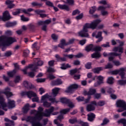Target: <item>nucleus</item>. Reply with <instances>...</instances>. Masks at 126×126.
Here are the masks:
<instances>
[{
    "label": "nucleus",
    "mask_w": 126,
    "mask_h": 126,
    "mask_svg": "<svg viewBox=\"0 0 126 126\" xmlns=\"http://www.w3.org/2000/svg\"><path fill=\"white\" fill-rule=\"evenodd\" d=\"M42 119L41 117L28 116L26 118V122H30L32 124V126H43L42 123L40 122Z\"/></svg>",
    "instance_id": "obj_1"
},
{
    "label": "nucleus",
    "mask_w": 126,
    "mask_h": 126,
    "mask_svg": "<svg viewBox=\"0 0 126 126\" xmlns=\"http://www.w3.org/2000/svg\"><path fill=\"white\" fill-rule=\"evenodd\" d=\"M17 41L16 39L14 37H8L5 35L0 36V43L11 46L13 43Z\"/></svg>",
    "instance_id": "obj_2"
},
{
    "label": "nucleus",
    "mask_w": 126,
    "mask_h": 126,
    "mask_svg": "<svg viewBox=\"0 0 126 126\" xmlns=\"http://www.w3.org/2000/svg\"><path fill=\"white\" fill-rule=\"evenodd\" d=\"M16 11L12 12V14L14 16H17L20 14L21 13H23L27 15H30L29 12H31L33 11V9L32 8H29L27 10L26 9L17 8L16 9Z\"/></svg>",
    "instance_id": "obj_3"
},
{
    "label": "nucleus",
    "mask_w": 126,
    "mask_h": 126,
    "mask_svg": "<svg viewBox=\"0 0 126 126\" xmlns=\"http://www.w3.org/2000/svg\"><path fill=\"white\" fill-rule=\"evenodd\" d=\"M125 69L124 68H121L118 70L111 71V74L112 75L119 74L120 76L121 77V79H125Z\"/></svg>",
    "instance_id": "obj_4"
},
{
    "label": "nucleus",
    "mask_w": 126,
    "mask_h": 126,
    "mask_svg": "<svg viewBox=\"0 0 126 126\" xmlns=\"http://www.w3.org/2000/svg\"><path fill=\"white\" fill-rule=\"evenodd\" d=\"M60 101L63 104H66L70 108L72 109L75 107V105L73 104V102H71V100L66 97H61L60 98Z\"/></svg>",
    "instance_id": "obj_5"
},
{
    "label": "nucleus",
    "mask_w": 126,
    "mask_h": 126,
    "mask_svg": "<svg viewBox=\"0 0 126 126\" xmlns=\"http://www.w3.org/2000/svg\"><path fill=\"white\" fill-rule=\"evenodd\" d=\"M101 22V20L99 19H96L95 20H94L90 24L89 23H86L85 25H87V27H89L92 30H95L97 27V25Z\"/></svg>",
    "instance_id": "obj_6"
},
{
    "label": "nucleus",
    "mask_w": 126,
    "mask_h": 126,
    "mask_svg": "<svg viewBox=\"0 0 126 126\" xmlns=\"http://www.w3.org/2000/svg\"><path fill=\"white\" fill-rule=\"evenodd\" d=\"M88 29H90V28L87 26V25H85L83 26V31L79 32V35L81 37H88L89 36V34L88 33Z\"/></svg>",
    "instance_id": "obj_7"
},
{
    "label": "nucleus",
    "mask_w": 126,
    "mask_h": 126,
    "mask_svg": "<svg viewBox=\"0 0 126 126\" xmlns=\"http://www.w3.org/2000/svg\"><path fill=\"white\" fill-rule=\"evenodd\" d=\"M55 108L52 107L48 109H46L45 113H41V119H42L43 117H49L51 116L52 113L54 112Z\"/></svg>",
    "instance_id": "obj_8"
},
{
    "label": "nucleus",
    "mask_w": 126,
    "mask_h": 126,
    "mask_svg": "<svg viewBox=\"0 0 126 126\" xmlns=\"http://www.w3.org/2000/svg\"><path fill=\"white\" fill-rule=\"evenodd\" d=\"M116 106L118 108H121L124 110H126V102L124 100H118L116 102Z\"/></svg>",
    "instance_id": "obj_9"
},
{
    "label": "nucleus",
    "mask_w": 126,
    "mask_h": 126,
    "mask_svg": "<svg viewBox=\"0 0 126 126\" xmlns=\"http://www.w3.org/2000/svg\"><path fill=\"white\" fill-rule=\"evenodd\" d=\"M5 100L4 99L3 96L0 94V106L2 107V108L4 111H7V109H4L7 107V103L4 102Z\"/></svg>",
    "instance_id": "obj_10"
},
{
    "label": "nucleus",
    "mask_w": 126,
    "mask_h": 126,
    "mask_svg": "<svg viewBox=\"0 0 126 126\" xmlns=\"http://www.w3.org/2000/svg\"><path fill=\"white\" fill-rule=\"evenodd\" d=\"M63 56L66 58H68L69 59H73L74 57H75L77 59H80L81 58H82L84 56V55L82 53H79V54H77V55H73V54H63Z\"/></svg>",
    "instance_id": "obj_11"
},
{
    "label": "nucleus",
    "mask_w": 126,
    "mask_h": 126,
    "mask_svg": "<svg viewBox=\"0 0 126 126\" xmlns=\"http://www.w3.org/2000/svg\"><path fill=\"white\" fill-rule=\"evenodd\" d=\"M11 19V15H10V14L9 13V11H5L4 13H3V16L1 18L2 21H8L10 20V19Z\"/></svg>",
    "instance_id": "obj_12"
},
{
    "label": "nucleus",
    "mask_w": 126,
    "mask_h": 126,
    "mask_svg": "<svg viewBox=\"0 0 126 126\" xmlns=\"http://www.w3.org/2000/svg\"><path fill=\"white\" fill-rule=\"evenodd\" d=\"M34 12H35V13L37 15H39V16L41 18H44L47 16V15L46 14H42L46 12L45 10H39V9L35 10L34 11Z\"/></svg>",
    "instance_id": "obj_13"
},
{
    "label": "nucleus",
    "mask_w": 126,
    "mask_h": 126,
    "mask_svg": "<svg viewBox=\"0 0 126 126\" xmlns=\"http://www.w3.org/2000/svg\"><path fill=\"white\" fill-rule=\"evenodd\" d=\"M97 79L98 80L97 82L94 83V87H97L98 86H100L101 84L104 83L103 82V80L104 79V77L101 75L97 76Z\"/></svg>",
    "instance_id": "obj_14"
},
{
    "label": "nucleus",
    "mask_w": 126,
    "mask_h": 126,
    "mask_svg": "<svg viewBox=\"0 0 126 126\" xmlns=\"http://www.w3.org/2000/svg\"><path fill=\"white\" fill-rule=\"evenodd\" d=\"M14 2V0H6V1H5V4L7 5V7L8 8H9L10 9H11L15 6V4H13Z\"/></svg>",
    "instance_id": "obj_15"
},
{
    "label": "nucleus",
    "mask_w": 126,
    "mask_h": 126,
    "mask_svg": "<svg viewBox=\"0 0 126 126\" xmlns=\"http://www.w3.org/2000/svg\"><path fill=\"white\" fill-rule=\"evenodd\" d=\"M24 87L28 90H32L34 88V86L31 83H29L27 81H25L24 82Z\"/></svg>",
    "instance_id": "obj_16"
},
{
    "label": "nucleus",
    "mask_w": 126,
    "mask_h": 126,
    "mask_svg": "<svg viewBox=\"0 0 126 126\" xmlns=\"http://www.w3.org/2000/svg\"><path fill=\"white\" fill-rule=\"evenodd\" d=\"M58 7H59L60 9L65 10L67 12L70 11L69 7L66 4H58Z\"/></svg>",
    "instance_id": "obj_17"
},
{
    "label": "nucleus",
    "mask_w": 126,
    "mask_h": 126,
    "mask_svg": "<svg viewBox=\"0 0 126 126\" xmlns=\"http://www.w3.org/2000/svg\"><path fill=\"white\" fill-rule=\"evenodd\" d=\"M68 44L67 42H66L65 39H62V40H61V43H59V45H58V47L59 48H61V49H64V46H68Z\"/></svg>",
    "instance_id": "obj_18"
},
{
    "label": "nucleus",
    "mask_w": 126,
    "mask_h": 126,
    "mask_svg": "<svg viewBox=\"0 0 126 126\" xmlns=\"http://www.w3.org/2000/svg\"><path fill=\"white\" fill-rule=\"evenodd\" d=\"M69 123H70L71 125H74L75 123H77L78 124H81L82 121L81 120V119L78 120L77 118H73L72 119H69Z\"/></svg>",
    "instance_id": "obj_19"
},
{
    "label": "nucleus",
    "mask_w": 126,
    "mask_h": 126,
    "mask_svg": "<svg viewBox=\"0 0 126 126\" xmlns=\"http://www.w3.org/2000/svg\"><path fill=\"white\" fill-rule=\"evenodd\" d=\"M87 117H88L87 120L89 121L92 122L95 119V115L93 113H90V114H87Z\"/></svg>",
    "instance_id": "obj_20"
},
{
    "label": "nucleus",
    "mask_w": 126,
    "mask_h": 126,
    "mask_svg": "<svg viewBox=\"0 0 126 126\" xmlns=\"http://www.w3.org/2000/svg\"><path fill=\"white\" fill-rule=\"evenodd\" d=\"M17 25V22L14 21L12 22H7L5 24V27L7 28H11L13 27H15Z\"/></svg>",
    "instance_id": "obj_21"
},
{
    "label": "nucleus",
    "mask_w": 126,
    "mask_h": 126,
    "mask_svg": "<svg viewBox=\"0 0 126 126\" xmlns=\"http://www.w3.org/2000/svg\"><path fill=\"white\" fill-rule=\"evenodd\" d=\"M96 93L95 89H90V91L88 92L85 91L84 92L85 95H94Z\"/></svg>",
    "instance_id": "obj_22"
},
{
    "label": "nucleus",
    "mask_w": 126,
    "mask_h": 126,
    "mask_svg": "<svg viewBox=\"0 0 126 126\" xmlns=\"http://www.w3.org/2000/svg\"><path fill=\"white\" fill-rule=\"evenodd\" d=\"M9 91L10 89L9 88H6V89H5V91L3 92V94L6 95L7 98H9L13 95L12 93L10 92Z\"/></svg>",
    "instance_id": "obj_23"
},
{
    "label": "nucleus",
    "mask_w": 126,
    "mask_h": 126,
    "mask_svg": "<svg viewBox=\"0 0 126 126\" xmlns=\"http://www.w3.org/2000/svg\"><path fill=\"white\" fill-rule=\"evenodd\" d=\"M30 106L29 103H27L26 105H25L24 107L22 108L23 113L25 114H28V112L30 110Z\"/></svg>",
    "instance_id": "obj_24"
},
{
    "label": "nucleus",
    "mask_w": 126,
    "mask_h": 126,
    "mask_svg": "<svg viewBox=\"0 0 126 126\" xmlns=\"http://www.w3.org/2000/svg\"><path fill=\"white\" fill-rule=\"evenodd\" d=\"M63 84V81L61 79L58 78L55 81L52 82V84L53 86H59Z\"/></svg>",
    "instance_id": "obj_25"
},
{
    "label": "nucleus",
    "mask_w": 126,
    "mask_h": 126,
    "mask_svg": "<svg viewBox=\"0 0 126 126\" xmlns=\"http://www.w3.org/2000/svg\"><path fill=\"white\" fill-rule=\"evenodd\" d=\"M38 111H37V114H35V117H39L42 118V113H43V111H44V109L41 107L39 106L38 108Z\"/></svg>",
    "instance_id": "obj_26"
},
{
    "label": "nucleus",
    "mask_w": 126,
    "mask_h": 126,
    "mask_svg": "<svg viewBox=\"0 0 126 126\" xmlns=\"http://www.w3.org/2000/svg\"><path fill=\"white\" fill-rule=\"evenodd\" d=\"M28 30L31 32H34L35 31V26L34 24H31L28 26Z\"/></svg>",
    "instance_id": "obj_27"
},
{
    "label": "nucleus",
    "mask_w": 126,
    "mask_h": 126,
    "mask_svg": "<svg viewBox=\"0 0 126 126\" xmlns=\"http://www.w3.org/2000/svg\"><path fill=\"white\" fill-rule=\"evenodd\" d=\"M94 48V44H90L88 45H87L86 47H85V51L87 52H90L91 51L93 50V49Z\"/></svg>",
    "instance_id": "obj_28"
},
{
    "label": "nucleus",
    "mask_w": 126,
    "mask_h": 126,
    "mask_svg": "<svg viewBox=\"0 0 126 126\" xmlns=\"http://www.w3.org/2000/svg\"><path fill=\"white\" fill-rule=\"evenodd\" d=\"M44 64V62L40 60V59H37L35 61V63H34V65L37 66H41Z\"/></svg>",
    "instance_id": "obj_29"
},
{
    "label": "nucleus",
    "mask_w": 126,
    "mask_h": 126,
    "mask_svg": "<svg viewBox=\"0 0 126 126\" xmlns=\"http://www.w3.org/2000/svg\"><path fill=\"white\" fill-rule=\"evenodd\" d=\"M27 96H28V98H31L32 97H36L37 96L36 94L34 93L33 91H28V94H27Z\"/></svg>",
    "instance_id": "obj_30"
},
{
    "label": "nucleus",
    "mask_w": 126,
    "mask_h": 126,
    "mask_svg": "<svg viewBox=\"0 0 126 126\" xmlns=\"http://www.w3.org/2000/svg\"><path fill=\"white\" fill-rule=\"evenodd\" d=\"M71 67V65H70L68 63L65 64V63H63L61 64V66L60 68L62 70H66L67 69V68H70Z\"/></svg>",
    "instance_id": "obj_31"
},
{
    "label": "nucleus",
    "mask_w": 126,
    "mask_h": 126,
    "mask_svg": "<svg viewBox=\"0 0 126 126\" xmlns=\"http://www.w3.org/2000/svg\"><path fill=\"white\" fill-rule=\"evenodd\" d=\"M91 57L92 59H99L101 57V54L100 52H94L92 54Z\"/></svg>",
    "instance_id": "obj_32"
},
{
    "label": "nucleus",
    "mask_w": 126,
    "mask_h": 126,
    "mask_svg": "<svg viewBox=\"0 0 126 126\" xmlns=\"http://www.w3.org/2000/svg\"><path fill=\"white\" fill-rule=\"evenodd\" d=\"M103 70L102 67H97L92 69L93 72L94 73L99 74V72Z\"/></svg>",
    "instance_id": "obj_33"
},
{
    "label": "nucleus",
    "mask_w": 126,
    "mask_h": 126,
    "mask_svg": "<svg viewBox=\"0 0 126 126\" xmlns=\"http://www.w3.org/2000/svg\"><path fill=\"white\" fill-rule=\"evenodd\" d=\"M32 5L33 7H36L37 8H41L43 5V3H38L37 1H33V2L32 3Z\"/></svg>",
    "instance_id": "obj_34"
},
{
    "label": "nucleus",
    "mask_w": 126,
    "mask_h": 126,
    "mask_svg": "<svg viewBox=\"0 0 126 126\" xmlns=\"http://www.w3.org/2000/svg\"><path fill=\"white\" fill-rule=\"evenodd\" d=\"M55 58H56L58 62H66V58L65 57L62 58L58 54H56L55 55Z\"/></svg>",
    "instance_id": "obj_35"
},
{
    "label": "nucleus",
    "mask_w": 126,
    "mask_h": 126,
    "mask_svg": "<svg viewBox=\"0 0 126 126\" xmlns=\"http://www.w3.org/2000/svg\"><path fill=\"white\" fill-rule=\"evenodd\" d=\"M96 10H97V7L96 6L94 5L91 7L90 11H89V13H90V15H93L94 13L95 12Z\"/></svg>",
    "instance_id": "obj_36"
},
{
    "label": "nucleus",
    "mask_w": 126,
    "mask_h": 126,
    "mask_svg": "<svg viewBox=\"0 0 126 126\" xmlns=\"http://www.w3.org/2000/svg\"><path fill=\"white\" fill-rule=\"evenodd\" d=\"M8 106L9 108H13L15 107V103L14 100H8Z\"/></svg>",
    "instance_id": "obj_37"
},
{
    "label": "nucleus",
    "mask_w": 126,
    "mask_h": 126,
    "mask_svg": "<svg viewBox=\"0 0 126 126\" xmlns=\"http://www.w3.org/2000/svg\"><path fill=\"white\" fill-rule=\"evenodd\" d=\"M86 109L87 112H91L95 110V106L92 105V104H88Z\"/></svg>",
    "instance_id": "obj_38"
},
{
    "label": "nucleus",
    "mask_w": 126,
    "mask_h": 126,
    "mask_svg": "<svg viewBox=\"0 0 126 126\" xmlns=\"http://www.w3.org/2000/svg\"><path fill=\"white\" fill-rule=\"evenodd\" d=\"M10 45L5 44L4 43L0 42V49L2 50V51L4 52L5 51L7 47H9Z\"/></svg>",
    "instance_id": "obj_39"
},
{
    "label": "nucleus",
    "mask_w": 126,
    "mask_h": 126,
    "mask_svg": "<svg viewBox=\"0 0 126 126\" xmlns=\"http://www.w3.org/2000/svg\"><path fill=\"white\" fill-rule=\"evenodd\" d=\"M60 90V89L58 88H55L52 89V95H53L54 97H56L57 94H58Z\"/></svg>",
    "instance_id": "obj_40"
},
{
    "label": "nucleus",
    "mask_w": 126,
    "mask_h": 126,
    "mask_svg": "<svg viewBox=\"0 0 126 126\" xmlns=\"http://www.w3.org/2000/svg\"><path fill=\"white\" fill-rule=\"evenodd\" d=\"M102 32H97V34L96 35V32H93L92 33V36L94 37L97 39L98 38L103 37L102 36Z\"/></svg>",
    "instance_id": "obj_41"
},
{
    "label": "nucleus",
    "mask_w": 126,
    "mask_h": 126,
    "mask_svg": "<svg viewBox=\"0 0 126 126\" xmlns=\"http://www.w3.org/2000/svg\"><path fill=\"white\" fill-rule=\"evenodd\" d=\"M113 51L116 52H118L121 54H123V48L120 46H118L117 47H114V48L113 49Z\"/></svg>",
    "instance_id": "obj_42"
},
{
    "label": "nucleus",
    "mask_w": 126,
    "mask_h": 126,
    "mask_svg": "<svg viewBox=\"0 0 126 126\" xmlns=\"http://www.w3.org/2000/svg\"><path fill=\"white\" fill-rule=\"evenodd\" d=\"M17 72V71L15 70H13V71H11V72H8V76L9 77H13V76H14V75L16 74Z\"/></svg>",
    "instance_id": "obj_43"
},
{
    "label": "nucleus",
    "mask_w": 126,
    "mask_h": 126,
    "mask_svg": "<svg viewBox=\"0 0 126 126\" xmlns=\"http://www.w3.org/2000/svg\"><path fill=\"white\" fill-rule=\"evenodd\" d=\"M118 124H123V126H126V119H121L118 121L117 122Z\"/></svg>",
    "instance_id": "obj_44"
},
{
    "label": "nucleus",
    "mask_w": 126,
    "mask_h": 126,
    "mask_svg": "<svg viewBox=\"0 0 126 126\" xmlns=\"http://www.w3.org/2000/svg\"><path fill=\"white\" fill-rule=\"evenodd\" d=\"M122 80H120L119 81H118V84L120 86H126V80H123V79H122Z\"/></svg>",
    "instance_id": "obj_45"
},
{
    "label": "nucleus",
    "mask_w": 126,
    "mask_h": 126,
    "mask_svg": "<svg viewBox=\"0 0 126 126\" xmlns=\"http://www.w3.org/2000/svg\"><path fill=\"white\" fill-rule=\"evenodd\" d=\"M114 78L113 77H110L107 78V83L108 84L112 85L114 83Z\"/></svg>",
    "instance_id": "obj_46"
},
{
    "label": "nucleus",
    "mask_w": 126,
    "mask_h": 126,
    "mask_svg": "<svg viewBox=\"0 0 126 126\" xmlns=\"http://www.w3.org/2000/svg\"><path fill=\"white\" fill-rule=\"evenodd\" d=\"M22 80V79L21 78V76L19 75H17L15 76V79L14 80V82L15 83H19Z\"/></svg>",
    "instance_id": "obj_47"
},
{
    "label": "nucleus",
    "mask_w": 126,
    "mask_h": 126,
    "mask_svg": "<svg viewBox=\"0 0 126 126\" xmlns=\"http://www.w3.org/2000/svg\"><path fill=\"white\" fill-rule=\"evenodd\" d=\"M69 111L70 108H66L63 110H61V111H60V113H61V114L65 115L67 114V113L69 112Z\"/></svg>",
    "instance_id": "obj_48"
},
{
    "label": "nucleus",
    "mask_w": 126,
    "mask_h": 126,
    "mask_svg": "<svg viewBox=\"0 0 126 126\" xmlns=\"http://www.w3.org/2000/svg\"><path fill=\"white\" fill-rule=\"evenodd\" d=\"M102 50V47L100 46H96L95 47H94L93 51H94L95 52H99Z\"/></svg>",
    "instance_id": "obj_49"
},
{
    "label": "nucleus",
    "mask_w": 126,
    "mask_h": 126,
    "mask_svg": "<svg viewBox=\"0 0 126 126\" xmlns=\"http://www.w3.org/2000/svg\"><path fill=\"white\" fill-rule=\"evenodd\" d=\"M92 63L91 62H87V63L85 64V67L86 68V69H90L92 68Z\"/></svg>",
    "instance_id": "obj_50"
},
{
    "label": "nucleus",
    "mask_w": 126,
    "mask_h": 126,
    "mask_svg": "<svg viewBox=\"0 0 126 126\" xmlns=\"http://www.w3.org/2000/svg\"><path fill=\"white\" fill-rule=\"evenodd\" d=\"M30 51L28 49L25 50L24 51V58H28L29 57Z\"/></svg>",
    "instance_id": "obj_51"
},
{
    "label": "nucleus",
    "mask_w": 126,
    "mask_h": 126,
    "mask_svg": "<svg viewBox=\"0 0 126 126\" xmlns=\"http://www.w3.org/2000/svg\"><path fill=\"white\" fill-rule=\"evenodd\" d=\"M50 98V95H48V94H46L45 95H43L42 96H41V101H44L46 99H49Z\"/></svg>",
    "instance_id": "obj_52"
},
{
    "label": "nucleus",
    "mask_w": 126,
    "mask_h": 126,
    "mask_svg": "<svg viewBox=\"0 0 126 126\" xmlns=\"http://www.w3.org/2000/svg\"><path fill=\"white\" fill-rule=\"evenodd\" d=\"M121 56V54H118L117 53L115 52H110L109 53V56H112V57H119V56Z\"/></svg>",
    "instance_id": "obj_53"
},
{
    "label": "nucleus",
    "mask_w": 126,
    "mask_h": 126,
    "mask_svg": "<svg viewBox=\"0 0 126 126\" xmlns=\"http://www.w3.org/2000/svg\"><path fill=\"white\" fill-rule=\"evenodd\" d=\"M80 13H81L80 11H79V9H77L76 10H74V11H72V16H74L76 15H79L80 14Z\"/></svg>",
    "instance_id": "obj_54"
},
{
    "label": "nucleus",
    "mask_w": 126,
    "mask_h": 126,
    "mask_svg": "<svg viewBox=\"0 0 126 126\" xmlns=\"http://www.w3.org/2000/svg\"><path fill=\"white\" fill-rule=\"evenodd\" d=\"M51 105V104L47 101L43 102V106L44 107L49 108Z\"/></svg>",
    "instance_id": "obj_55"
},
{
    "label": "nucleus",
    "mask_w": 126,
    "mask_h": 126,
    "mask_svg": "<svg viewBox=\"0 0 126 126\" xmlns=\"http://www.w3.org/2000/svg\"><path fill=\"white\" fill-rule=\"evenodd\" d=\"M11 55H12V52L11 51H8L5 52L4 56L5 57L8 58Z\"/></svg>",
    "instance_id": "obj_56"
},
{
    "label": "nucleus",
    "mask_w": 126,
    "mask_h": 126,
    "mask_svg": "<svg viewBox=\"0 0 126 126\" xmlns=\"http://www.w3.org/2000/svg\"><path fill=\"white\" fill-rule=\"evenodd\" d=\"M109 122H110V121H109L108 119H107L106 118H105L104 119H103V122H102V123L101 124L100 126H104L105 125H106L107 124H108V123Z\"/></svg>",
    "instance_id": "obj_57"
},
{
    "label": "nucleus",
    "mask_w": 126,
    "mask_h": 126,
    "mask_svg": "<svg viewBox=\"0 0 126 126\" xmlns=\"http://www.w3.org/2000/svg\"><path fill=\"white\" fill-rule=\"evenodd\" d=\"M13 65L15 68L13 70H15V71H18L20 69V65L18 64V63H13Z\"/></svg>",
    "instance_id": "obj_58"
},
{
    "label": "nucleus",
    "mask_w": 126,
    "mask_h": 126,
    "mask_svg": "<svg viewBox=\"0 0 126 126\" xmlns=\"http://www.w3.org/2000/svg\"><path fill=\"white\" fill-rule=\"evenodd\" d=\"M107 93L109 94H112L115 93V90L110 87H107Z\"/></svg>",
    "instance_id": "obj_59"
},
{
    "label": "nucleus",
    "mask_w": 126,
    "mask_h": 126,
    "mask_svg": "<svg viewBox=\"0 0 126 126\" xmlns=\"http://www.w3.org/2000/svg\"><path fill=\"white\" fill-rule=\"evenodd\" d=\"M74 0H66V4H68L69 5H74Z\"/></svg>",
    "instance_id": "obj_60"
},
{
    "label": "nucleus",
    "mask_w": 126,
    "mask_h": 126,
    "mask_svg": "<svg viewBox=\"0 0 126 126\" xmlns=\"http://www.w3.org/2000/svg\"><path fill=\"white\" fill-rule=\"evenodd\" d=\"M51 38L54 41H57L58 40V36L55 34V33H52L51 35Z\"/></svg>",
    "instance_id": "obj_61"
},
{
    "label": "nucleus",
    "mask_w": 126,
    "mask_h": 126,
    "mask_svg": "<svg viewBox=\"0 0 126 126\" xmlns=\"http://www.w3.org/2000/svg\"><path fill=\"white\" fill-rule=\"evenodd\" d=\"M77 71H77V68H74V69L70 70V75L73 76L75 73H77Z\"/></svg>",
    "instance_id": "obj_62"
},
{
    "label": "nucleus",
    "mask_w": 126,
    "mask_h": 126,
    "mask_svg": "<svg viewBox=\"0 0 126 126\" xmlns=\"http://www.w3.org/2000/svg\"><path fill=\"white\" fill-rule=\"evenodd\" d=\"M46 5L48 6L52 7H54V4L52 2L50 1H46Z\"/></svg>",
    "instance_id": "obj_63"
},
{
    "label": "nucleus",
    "mask_w": 126,
    "mask_h": 126,
    "mask_svg": "<svg viewBox=\"0 0 126 126\" xmlns=\"http://www.w3.org/2000/svg\"><path fill=\"white\" fill-rule=\"evenodd\" d=\"M35 72H32V71L28 72V76L33 78L35 76Z\"/></svg>",
    "instance_id": "obj_64"
}]
</instances>
